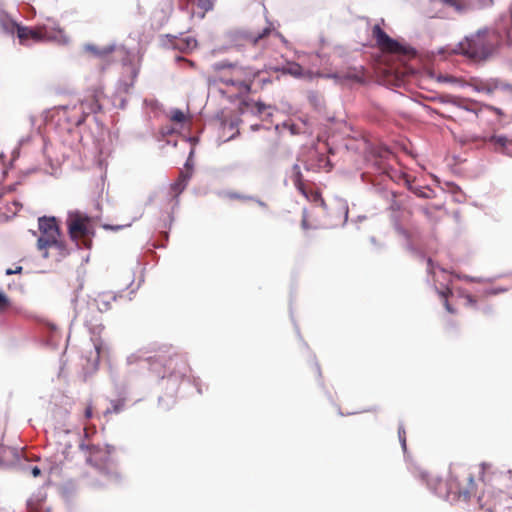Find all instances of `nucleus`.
Masks as SVG:
<instances>
[{
	"label": "nucleus",
	"instance_id": "obj_1",
	"mask_svg": "<svg viewBox=\"0 0 512 512\" xmlns=\"http://www.w3.org/2000/svg\"><path fill=\"white\" fill-rule=\"evenodd\" d=\"M504 44H512V13L503 15L494 28L479 30L460 44L462 53L480 61L486 60Z\"/></svg>",
	"mask_w": 512,
	"mask_h": 512
},
{
	"label": "nucleus",
	"instance_id": "obj_2",
	"mask_svg": "<svg viewBox=\"0 0 512 512\" xmlns=\"http://www.w3.org/2000/svg\"><path fill=\"white\" fill-rule=\"evenodd\" d=\"M482 480L486 489L479 496L478 502L490 512L502 511L512 507V471L491 472V465L483 463Z\"/></svg>",
	"mask_w": 512,
	"mask_h": 512
},
{
	"label": "nucleus",
	"instance_id": "obj_3",
	"mask_svg": "<svg viewBox=\"0 0 512 512\" xmlns=\"http://www.w3.org/2000/svg\"><path fill=\"white\" fill-rule=\"evenodd\" d=\"M243 39L247 47L261 50L258 56L265 60L264 66L268 69L270 62L286 60L279 50L287 44V41L272 27V24L266 25L261 30L245 32Z\"/></svg>",
	"mask_w": 512,
	"mask_h": 512
},
{
	"label": "nucleus",
	"instance_id": "obj_4",
	"mask_svg": "<svg viewBox=\"0 0 512 512\" xmlns=\"http://www.w3.org/2000/svg\"><path fill=\"white\" fill-rule=\"evenodd\" d=\"M16 33L20 44L25 45L29 40L33 42L55 41L65 45L69 42V37L65 31L58 25H38L35 27H25L16 25Z\"/></svg>",
	"mask_w": 512,
	"mask_h": 512
},
{
	"label": "nucleus",
	"instance_id": "obj_5",
	"mask_svg": "<svg viewBox=\"0 0 512 512\" xmlns=\"http://www.w3.org/2000/svg\"><path fill=\"white\" fill-rule=\"evenodd\" d=\"M80 449L85 452L86 461L93 467L99 469L110 481H120L122 475L116 470L108 469L110 456L115 452V447L110 444L105 446L95 444H81Z\"/></svg>",
	"mask_w": 512,
	"mask_h": 512
},
{
	"label": "nucleus",
	"instance_id": "obj_6",
	"mask_svg": "<svg viewBox=\"0 0 512 512\" xmlns=\"http://www.w3.org/2000/svg\"><path fill=\"white\" fill-rule=\"evenodd\" d=\"M68 234L72 241L79 246L80 242L85 248H91L92 238L95 236L94 222L88 215L76 211L68 215Z\"/></svg>",
	"mask_w": 512,
	"mask_h": 512
},
{
	"label": "nucleus",
	"instance_id": "obj_7",
	"mask_svg": "<svg viewBox=\"0 0 512 512\" xmlns=\"http://www.w3.org/2000/svg\"><path fill=\"white\" fill-rule=\"evenodd\" d=\"M221 81L225 85L236 87L241 93H248L255 78L259 75L258 68L240 66L237 64H224Z\"/></svg>",
	"mask_w": 512,
	"mask_h": 512
},
{
	"label": "nucleus",
	"instance_id": "obj_8",
	"mask_svg": "<svg viewBox=\"0 0 512 512\" xmlns=\"http://www.w3.org/2000/svg\"><path fill=\"white\" fill-rule=\"evenodd\" d=\"M40 237L37 240V249L43 258H49L47 245L55 243V240L62 236V232L55 217H41L38 220Z\"/></svg>",
	"mask_w": 512,
	"mask_h": 512
},
{
	"label": "nucleus",
	"instance_id": "obj_9",
	"mask_svg": "<svg viewBox=\"0 0 512 512\" xmlns=\"http://www.w3.org/2000/svg\"><path fill=\"white\" fill-rule=\"evenodd\" d=\"M449 492L464 500H468L474 496L476 494V483L472 473L463 470L460 474L451 476L449 480Z\"/></svg>",
	"mask_w": 512,
	"mask_h": 512
},
{
	"label": "nucleus",
	"instance_id": "obj_10",
	"mask_svg": "<svg viewBox=\"0 0 512 512\" xmlns=\"http://www.w3.org/2000/svg\"><path fill=\"white\" fill-rule=\"evenodd\" d=\"M372 36L375 39L377 46L383 51L397 55L409 56L412 54V49L406 47L396 40L389 37V35L376 24L372 28Z\"/></svg>",
	"mask_w": 512,
	"mask_h": 512
},
{
	"label": "nucleus",
	"instance_id": "obj_11",
	"mask_svg": "<svg viewBox=\"0 0 512 512\" xmlns=\"http://www.w3.org/2000/svg\"><path fill=\"white\" fill-rule=\"evenodd\" d=\"M291 180L295 187L303 196H305L306 199L315 203L321 202V204H324L321 194L318 191H314L311 185L304 181L300 166L298 164H295L292 167Z\"/></svg>",
	"mask_w": 512,
	"mask_h": 512
},
{
	"label": "nucleus",
	"instance_id": "obj_12",
	"mask_svg": "<svg viewBox=\"0 0 512 512\" xmlns=\"http://www.w3.org/2000/svg\"><path fill=\"white\" fill-rule=\"evenodd\" d=\"M319 77L332 78L337 81H353L357 83L364 82L365 69L363 66L349 67L346 70L338 71L333 74H317Z\"/></svg>",
	"mask_w": 512,
	"mask_h": 512
},
{
	"label": "nucleus",
	"instance_id": "obj_13",
	"mask_svg": "<svg viewBox=\"0 0 512 512\" xmlns=\"http://www.w3.org/2000/svg\"><path fill=\"white\" fill-rule=\"evenodd\" d=\"M269 69L275 72H282L284 74H289L294 77H302L303 76V68L296 62H289L287 60L270 62Z\"/></svg>",
	"mask_w": 512,
	"mask_h": 512
},
{
	"label": "nucleus",
	"instance_id": "obj_14",
	"mask_svg": "<svg viewBox=\"0 0 512 512\" xmlns=\"http://www.w3.org/2000/svg\"><path fill=\"white\" fill-rule=\"evenodd\" d=\"M102 95L103 92L101 90L95 89L89 96L81 101V109L85 116L97 113L101 110L100 99Z\"/></svg>",
	"mask_w": 512,
	"mask_h": 512
},
{
	"label": "nucleus",
	"instance_id": "obj_15",
	"mask_svg": "<svg viewBox=\"0 0 512 512\" xmlns=\"http://www.w3.org/2000/svg\"><path fill=\"white\" fill-rule=\"evenodd\" d=\"M215 0H187V6L191 7V14L204 18L206 13L213 9Z\"/></svg>",
	"mask_w": 512,
	"mask_h": 512
},
{
	"label": "nucleus",
	"instance_id": "obj_16",
	"mask_svg": "<svg viewBox=\"0 0 512 512\" xmlns=\"http://www.w3.org/2000/svg\"><path fill=\"white\" fill-rule=\"evenodd\" d=\"M47 252H49V257L53 256L56 261H60L69 255V249L63 240V235L56 239L55 243L47 245Z\"/></svg>",
	"mask_w": 512,
	"mask_h": 512
},
{
	"label": "nucleus",
	"instance_id": "obj_17",
	"mask_svg": "<svg viewBox=\"0 0 512 512\" xmlns=\"http://www.w3.org/2000/svg\"><path fill=\"white\" fill-rule=\"evenodd\" d=\"M415 476L425 483L431 490L438 492L439 485L441 484V480L437 477H433L429 472L416 468L414 471Z\"/></svg>",
	"mask_w": 512,
	"mask_h": 512
},
{
	"label": "nucleus",
	"instance_id": "obj_18",
	"mask_svg": "<svg viewBox=\"0 0 512 512\" xmlns=\"http://www.w3.org/2000/svg\"><path fill=\"white\" fill-rule=\"evenodd\" d=\"M191 173L188 171H181L177 180L171 184L170 190L174 197H178L187 187Z\"/></svg>",
	"mask_w": 512,
	"mask_h": 512
},
{
	"label": "nucleus",
	"instance_id": "obj_19",
	"mask_svg": "<svg viewBox=\"0 0 512 512\" xmlns=\"http://www.w3.org/2000/svg\"><path fill=\"white\" fill-rule=\"evenodd\" d=\"M478 89L480 91H487L488 93H492L495 90L512 92V84L501 80H491L486 83H481Z\"/></svg>",
	"mask_w": 512,
	"mask_h": 512
},
{
	"label": "nucleus",
	"instance_id": "obj_20",
	"mask_svg": "<svg viewBox=\"0 0 512 512\" xmlns=\"http://www.w3.org/2000/svg\"><path fill=\"white\" fill-rule=\"evenodd\" d=\"M174 47L181 52L188 53L197 47V40L191 36L178 38L174 42Z\"/></svg>",
	"mask_w": 512,
	"mask_h": 512
},
{
	"label": "nucleus",
	"instance_id": "obj_21",
	"mask_svg": "<svg viewBox=\"0 0 512 512\" xmlns=\"http://www.w3.org/2000/svg\"><path fill=\"white\" fill-rule=\"evenodd\" d=\"M86 50L99 58L106 59L116 50V47H115V45H107L104 47H98L95 45H87Z\"/></svg>",
	"mask_w": 512,
	"mask_h": 512
},
{
	"label": "nucleus",
	"instance_id": "obj_22",
	"mask_svg": "<svg viewBox=\"0 0 512 512\" xmlns=\"http://www.w3.org/2000/svg\"><path fill=\"white\" fill-rule=\"evenodd\" d=\"M124 408H125V399L124 398L112 400L111 408H108L104 414L105 415L118 414V413L122 412L124 410Z\"/></svg>",
	"mask_w": 512,
	"mask_h": 512
},
{
	"label": "nucleus",
	"instance_id": "obj_23",
	"mask_svg": "<svg viewBox=\"0 0 512 512\" xmlns=\"http://www.w3.org/2000/svg\"><path fill=\"white\" fill-rule=\"evenodd\" d=\"M169 119L175 123H184L188 120V116L180 109H173L169 113Z\"/></svg>",
	"mask_w": 512,
	"mask_h": 512
},
{
	"label": "nucleus",
	"instance_id": "obj_24",
	"mask_svg": "<svg viewBox=\"0 0 512 512\" xmlns=\"http://www.w3.org/2000/svg\"><path fill=\"white\" fill-rule=\"evenodd\" d=\"M439 294L445 300L444 305L447 311L450 313H454V309L450 306L448 302V296L452 294V291L449 288H447L446 290L440 291Z\"/></svg>",
	"mask_w": 512,
	"mask_h": 512
},
{
	"label": "nucleus",
	"instance_id": "obj_25",
	"mask_svg": "<svg viewBox=\"0 0 512 512\" xmlns=\"http://www.w3.org/2000/svg\"><path fill=\"white\" fill-rule=\"evenodd\" d=\"M439 208L436 207V206H432V207H426V208H423L422 211L424 213V215L430 220V221H433V222H436L438 220V218L434 215V212L436 210H438Z\"/></svg>",
	"mask_w": 512,
	"mask_h": 512
},
{
	"label": "nucleus",
	"instance_id": "obj_26",
	"mask_svg": "<svg viewBox=\"0 0 512 512\" xmlns=\"http://www.w3.org/2000/svg\"><path fill=\"white\" fill-rule=\"evenodd\" d=\"M398 437L401 442V446L403 448V451H406V431L403 427H399L398 429Z\"/></svg>",
	"mask_w": 512,
	"mask_h": 512
},
{
	"label": "nucleus",
	"instance_id": "obj_27",
	"mask_svg": "<svg viewBox=\"0 0 512 512\" xmlns=\"http://www.w3.org/2000/svg\"><path fill=\"white\" fill-rule=\"evenodd\" d=\"M93 410H94V408H93L92 403H90V402L87 403L85 411H84V417L86 420H89L93 417Z\"/></svg>",
	"mask_w": 512,
	"mask_h": 512
},
{
	"label": "nucleus",
	"instance_id": "obj_28",
	"mask_svg": "<svg viewBox=\"0 0 512 512\" xmlns=\"http://www.w3.org/2000/svg\"><path fill=\"white\" fill-rule=\"evenodd\" d=\"M8 306V299L5 294L0 292V311L4 310Z\"/></svg>",
	"mask_w": 512,
	"mask_h": 512
},
{
	"label": "nucleus",
	"instance_id": "obj_29",
	"mask_svg": "<svg viewBox=\"0 0 512 512\" xmlns=\"http://www.w3.org/2000/svg\"><path fill=\"white\" fill-rule=\"evenodd\" d=\"M492 140L496 143V144H499L501 146H505L506 142H507V139L505 137H502V136H495L492 138Z\"/></svg>",
	"mask_w": 512,
	"mask_h": 512
},
{
	"label": "nucleus",
	"instance_id": "obj_30",
	"mask_svg": "<svg viewBox=\"0 0 512 512\" xmlns=\"http://www.w3.org/2000/svg\"><path fill=\"white\" fill-rule=\"evenodd\" d=\"M22 269L23 268L21 266H17L15 269L8 268L6 270V274L7 275L20 274L22 272Z\"/></svg>",
	"mask_w": 512,
	"mask_h": 512
},
{
	"label": "nucleus",
	"instance_id": "obj_31",
	"mask_svg": "<svg viewBox=\"0 0 512 512\" xmlns=\"http://www.w3.org/2000/svg\"><path fill=\"white\" fill-rule=\"evenodd\" d=\"M123 226H113V225H109V224H104L103 225V228L106 229V230H113V231H117L119 229H121Z\"/></svg>",
	"mask_w": 512,
	"mask_h": 512
},
{
	"label": "nucleus",
	"instance_id": "obj_32",
	"mask_svg": "<svg viewBox=\"0 0 512 512\" xmlns=\"http://www.w3.org/2000/svg\"><path fill=\"white\" fill-rule=\"evenodd\" d=\"M31 474L33 475V477H38L41 475V470L39 467L35 466L32 468L31 470Z\"/></svg>",
	"mask_w": 512,
	"mask_h": 512
},
{
	"label": "nucleus",
	"instance_id": "obj_33",
	"mask_svg": "<svg viewBox=\"0 0 512 512\" xmlns=\"http://www.w3.org/2000/svg\"><path fill=\"white\" fill-rule=\"evenodd\" d=\"M94 347H95V350H96L97 361H98L99 358H100V353H101V344L100 343H95Z\"/></svg>",
	"mask_w": 512,
	"mask_h": 512
},
{
	"label": "nucleus",
	"instance_id": "obj_34",
	"mask_svg": "<svg viewBox=\"0 0 512 512\" xmlns=\"http://www.w3.org/2000/svg\"><path fill=\"white\" fill-rule=\"evenodd\" d=\"M28 506H29V508H30L31 510H37V509H38V506H39V503H38V502L34 503L32 500H30V501L28 502Z\"/></svg>",
	"mask_w": 512,
	"mask_h": 512
},
{
	"label": "nucleus",
	"instance_id": "obj_35",
	"mask_svg": "<svg viewBox=\"0 0 512 512\" xmlns=\"http://www.w3.org/2000/svg\"><path fill=\"white\" fill-rule=\"evenodd\" d=\"M178 359H173V358H170L169 359V366H172V365H177L178 364Z\"/></svg>",
	"mask_w": 512,
	"mask_h": 512
},
{
	"label": "nucleus",
	"instance_id": "obj_36",
	"mask_svg": "<svg viewBox=\"0 0 512 512\" xmlns=\"http://www.w3.org/2000/svg\"><path fill=\"white\" fill-rule=\"evenodd\" d=\"M454 103H455L456 105H458L459 107H463V108H465V109L469 110L467 106L462 105V104H463V101H462V100H457V101H455Z\"/></svg>",
	"mask_w": 512,
	"mask_h": 512
},
{
	"label": "nucleus",
	"instance_id": "obj_37",
	"mask_svg": "<svg viewBox=\"0 0 512 512\" xmlns=\"http://www.w3.org/2000/svg\"><path fill=\"white\" fill-rule=\"evenodd\" d=\"M302 227H303L304 229H308V228H309V226H308L307 221H306V219H305V218L302 220Z\"/></svg>",
	"mask_w": 512,
	"mask_h": 512
},
{
	"label": "nucleus",
	"instance_id": "obj_38",
	"mask_svg": "<svg viewBox=\"0 0 512 512\" xmlns=\"http://www.w3.org/2000/svg\"><path fill=\"white\" fill-rule=\"evenodd\" d=\"M392 208H393L394 210H399V209H400V206H398V205H397V206H396V205H395V206H394V205H392Z\"/></svg>",
	"mask_w": 512,
	"mask_h": 512
},
{
	"label": "nucleus",
	"instance_id": "obj_39",
	"mask_svg": "<svg viewBox=\"0 0 512 512\" xmlns=\"http://www.w3.org/2000/svg\"><path fill=\"white\" fill-rule=\"evenodd\" d=\"M84 121V118L78 121V125L81 124Z\"/></svg>",
	"mask_w": 512,
	"mask_h": 512
},
{
	"label": "nucleus",
	"instance_id": "obj_40",
	"mask_svg": "<svg viewBox=\"0 0 512 512\" xmlns=\"http://www.w3.org/2000/svg\"><path fill=\"white\" fill-rule=\"evenodd\" d=\"M428 265L431 266L432 265V261L431 259L428 260Z\"/></svg>",
	"mask_w": 512,
	"mask_h": 512
}]
</instances>
